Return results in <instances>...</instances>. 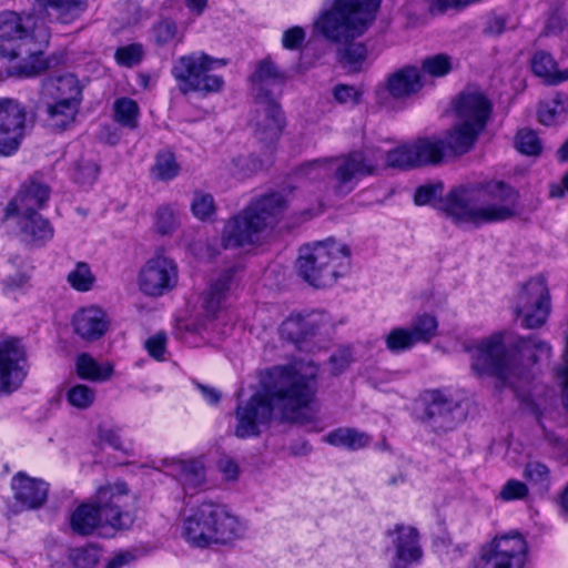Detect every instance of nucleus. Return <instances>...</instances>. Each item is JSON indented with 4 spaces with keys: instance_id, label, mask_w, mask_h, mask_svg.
<instances>
[{
    "instance_id": "1",
    "label": "nucleus",
    "mask_w": 568,
    "mask_h": 568,
    "mask_svg": "<svg viewBox=\"0 0 568 568\" xmlns=\"http://www.w3.org/2000/svg\"><path fill=\"white\" fill-rule=\"evenodd\" d=\"M317 367L277 365L261 374L260 388L239 399L234 409L233 434L240 439L258 437L274 420L291 419L307 407L315 394Z\"/></svg>"
},
{
    "instance_id": "2",
    "label": "nucleus",
    "mask_w": 568,
    "mask_h": 568,
    "mask_svg": "<svg viewBox=\"0 0 568 568\" xmlns=\"http://www.w3.org/2000/svg\"><path fill=\"white\" fill-rule=\"evenodd\" d=\"M518 203L515 187L490 180L453 187L436 207L457 224L479 226L513 219L518 213Z\"/></svg>"
},
{
    "instance_id": "3",
    "label": "nucleus",
    "mask_w": 568,
    "mask_h": 568,
    "mask_svg": "<svg viewBox=\"0 0 568 568\" xmlns=\"http://www.w3.org/2000/svg\"><path fill=\"white\" fill-rule=\"evenodd\" d=\"M464 349L470 354L471 367L478 375H491L509 384L514 378H523L526 367L551 354L548 343L516 337L509 332H497L479 342L465 344Z\"/></svg>"
},
{
    "instance_id": "4",
    "label": "nucleus",
    "mask_w": 568,
    "mask_h": 568,
    "mask_svg": "<svg viewBox=\"0 0 568 568\" xmlns=\"http://www.w3.org/2000/svg\"><path fill=\"white\" fill-rule=\"evenodd\" d=\"M382 0H334L322 11L316 29L332 42H344L337 51V60L348 73L359 72L367 58L362 42H348L361 37L376 18Z\"/></svg>"
},
{
    "instance_id": "5",
    "label": "nucleus",
    "mask_w": 568,
    "mask_h": 568,
    "mask_svg": "<svg viewBox=\"0 0 568 568\" xmlns=\"http://www.w3.org/2000/svg\"><path fill=\"white\" fill-rule=\"evenodd\" d=\"M37 23L38 19L32 14L21 16L13 11L0 13V55L27 58L8 70L11 77L34 78L58 63L54 57H44L40 50L31 48L34 39L48 41L50 36L47 28H40Z\"/></svg>"
},
{
    "instance_id": "6",
    "label": "nucleus",
    "mask_w": 568,
    "mask_h": 568,
    "mask_svg": "<svg viewBox=\"0 0 568 568\" xmlns=\"http://www.w3.org/2000/svg\"><path fill=\"white\" fill-rule=\"evenodd\" d=\"M128 493L129 489L124 481L100 486L92 503L79 505L71 514L72 531L81 536H89L97 528L104 526L114 529L129 528L132 517L122 509V501Z\"/></svg>"
},
{
    "instance_id": "7",
    "label": "nucleus",
    "mask_w": 568,
    "mask_h": 568,
    "mask_svg": "<svg viewBox=\"0 0 568 568\" xmlns=\"http://www.w3.org/2000/svg\"><path fill=\"white\" fill-rule=\"evenodd\" d=\"M285 210V200L281 194L264 195L250 203L224 225L222 244L225 248L254 245L272 227Z\"/></svg>"
},
{
    "instance_id": "8",
    "label": "nucleus",
    "mask_w": 568,
    "mask_h": 568,
    "mask_svg": "<svg viewBox=\"0 0 568 568\" xmlns=\"http://www.w3.org/2000/svg\"><path fill=\"white\" fill-rule=\"evenodd\" d=\"M384 158L381 151H356L336 161L318 159L305 162L300 166L297 174L301 178L317 181L325 179L334 170L335 192L345 195L354 190L359 176L372 174Z\"/></svg>"
},
{
    "instance_id": "9",
    "label": "nucleus",
    "mask_w": 568,
    "mask_h": 568,
    "mask_svg": "<svg viewBox=\"0 0 568 568\" xmlns=\"http://www.w3.org/2000/svg\"><path fill=\"white\" fill-rule=\"evenodd\" d=\"M349 264V247L344 243L326 240L301 247L296 270L306 283L323 288L332 286L343 276Z\"/></svg>"
},
{
    "instance_id": "10",
    "label": "nucleus",
    "mask_w": 568,
    "mask_h": 568,
    "mask_svg": "<svg viewBox=\"0 0 568 568\" xmlns=\"http://www.w3.org/2000/svg\"><path fill=\"white\" fill-rule=\"evenodd\" d=\"M457 122L447 132V143L454 154H465L484 131L491 114V104L479 92H464L456 106Z\"/></svg>"
},
{
    "instance_id": "11",
    "label": "nucleus",
    "mask_w": 568,
    "mask_h": 568,
    "mask_svg": "<svg viewBox=\"0 0 568 568\" xmlns=\"http://www.w3.org/2000/svg\"><path fill=\"white\" fill-rule=\"evenodd\" d=\"M223 65V60L213 59L205 53H191L180 57L171 72L183 94L194 91L215 93L222 90L224 80L210 71Z\"/></svg>"
},
{
    "instance_id": "12",
    "label": "nucleus",
    "mask_w": 568,
    "mask_h": 568,
    "mask_svg": "<svg viewBox=\"0 0 568 568\" xmlns=\"http://www.w3.org/2000/svg\"><path fill=\"white\" fill-rule=\"evenodd\" d=\"M529 547L518 530L496 535L479 552L476 568H525Z\"/></svg>"
},
{
    "instance_id": "13",
    "label": "nucleus",
    "mask_w": 568,
    "mask_h": 568,
    "mask_svg": "<svg viewBox=\"0 0 568 568\" xmlns=\"http://www.w3.org/2000/svg\"><path fill=\"white\" fill-rule=\"evenodd\" d=\"M550 296L542 277H536L527 282L518 295L516 313L523 316V325L526 328L541 326L549 314Z\"/></svg>"
},
{
    "instance_id": "14",
    "label": "nucleus",
    "mask_w": 568,
    "mask_h": 568,
    "mask_svg": "<svg viewBox=\"0 0 568 568\" xmlns=\"http://www.w3.org/2000/svg\"><path fill=\"white\" fill-rule=\"evenodd\" d=\"M26 108L14 99H0V155L18 151L26 132Z\"/></svg>"
},
{
    "instance_id": "15",
    "label": "nucleus",
    "mask_w": 568,
    "mask_h": 568,
    "mask_svg": "<svg viewBox=\"0 0 568 568\" xmlns=\"http://www.w3.org/2000/svg\"><path fill=\"white\" fill-rule=\"evenodd\" d=\"M175 262L162 254L145 262L139 273V287L150 296H161L171 291L178 283Z\"/></svg>"
},
{
    "instance_id": "16",
    "label": "nucleus",
    "mask_w": 568,
    "mask_h": 568,
    "mask_svg": "<svg viewBox=\"0 0 568 568\" xmlns=\"http://www.w3.org/2000/svg\"><path fill=\"white\" fill-rule=\"evenodd\" d=\"M26 353L17 338L0 339V396L17 390L27 376Z\"/></svg>"
},
{
    "instance_id": "17",
    "label": "nucleus",
    "mask_w": 568,
    "mask_h": 568,
    "mask_svg": "<svg viewBox=\"0 0 568 568\" xmlns=\"http://www.w3.org/2000/svg\"><path fill=\"white\" fill-rule=\"evenodd\" d=\"M387 535L394 548L390 568H413L422 561L424 552L415 527L397 524Z\"/></svg>"
},
{
    "instance_id": "18",
    "label": "nucleus",
    "mask_w": 568,
    "mask_h": 568,
    "mask_svg": "<svg viewBox=\"0 0 568 568\" xmlns=\"http://www.w3.org/2000/svg\"><path fill=\"white\" fill-rule=\"evenodd\" d=\"M423 88V75L418 67L408 64L389 73L376 93L379 102L385 94L394 100L404 101L417 94Z\"/></svg>"
},
{
    "instance_id": "19",
    "label": "nucleus",
    "mask_w": 568,
    "mask_h": 568,
    "mask_svg": "<svg viewBox=\"0 0 568 568\" xmlns=\"http://www.w3.org/2000/svg\"><path fill=\"white\" fill-rule=\"evenodd\" d=\"M213 544H227L245 535L246 527L226 506L207 501Z\"/></svg>"
},
{
    "instance_id": "20",
    "label": "nucleus",
    "mask_w": 568,
    "mask_h": 568,
    "mask_svg": "<svg viewBox=\"0 0 568 568\" xmlns=\"http://www.w3.org/2000/svg\"><path fill=\"white\" fill-rule=\"evenodd\" d=\"M50 196L48 185L31 179L22 184L18 194L7 204L4 220L13 217L14 214H33L42 209Z\"/></svg>"
},
{
    "instance_id": "21",
    "label": "nucleus",
    "mask_w": 568,
    "mask_h": 568,
    "mask_svg": "<svg viewBox=\"0 0 568 568\" xmlns=\"http://www.w3.org/2000/svg\"><path fill=\"white\" fill-rule=\"evenodd\" d=\"M255 136L264 143H272L278 140L283 126L284 116L280 105L273 100L260 102L252 119Z\"/></svg>"
},
{
    "instance_id": "22",
    "label": "nucleus",
    "mask_w": 568,
    "mask_h": 568,
    "mask_svg": "<svg viewBox=\"0 0 568 568\" xmlns=\"http://www.w3.org/2000/svg\"><path fill=\"white\" fill-rule=\"evenodd\" d=\"M11 487L20 510L38 509L47 501L49 488L42 479L29 477L20 471L12 477Z\"/></svg>"
},
{
    "instance_id": "23",
    "label": "nucleus",
    "mask_w": 568,
    "mask_h": 568,
    "mask_svg": "<svg viewBox=\"0 0 568 568\" xmlns=\"http://www.w3.org/2000/svg\"><path fill=\"white\" fill-rule=\"evenodd\" d=\"M425 416L437 427L452 429L460 417L459 404L444 392L429 390L426 394Z\"/></svg>"
},
{
    "instance_id": "24",
    "label": "nucleus",
    "mask_w": 568,
    "mask_h": 568,
    "mask_svg": "<svg viewBox=\"0 0 568 568\" xmlns=\"http://www.w3.org/2000/svg\"><path fill=\"white\" fill-rule=\"evenodd\" d=\"M34 6L49 22L70 26L87 12L88 0H34Z\"/></svg>"
},
{
    "instance_id": "25",
    "label": "nucleus",
    "mask_w": 568,
    "mask_h": 568,
    "mask_svg": "<svg viewBox=\"0 0 568 568\" xmlns=\"http://www.w3.org/2000/svg\"><path fill=\"white\" fill-rule=\"evenodd\" d=\"M210 511L207 503H202L185 517L182 526V536L193 547L206 548L212 545L210 529Z\"/></svg>"
},
{
    "instance_id": "26",
    "label": "nucleus",
    "mask_w": 568,
    "mask_h": 568,
    "mask_svg": "<svg viewBox=\"0 0 568 568\" xmlns=\"http://www.w3.org/2000/svg\"><path fill=\"white\" fill-rule=\"evenodd\" d=\"M72 323L74 332L85 341L99 339L109 327L105 312L98 306L81 308L74 314Z\"/></svg>"
},
{
    "instance_id": "27",
    "label": "nucleus",
    "mask_w": 568,
    "mask_h": 568,
    "mask_svg": "<svg viewBox=\"0 0 568 568\" xmlns=\"http://www.w3.org/2000/svg\"><path fill=\"white\" fill-rule=\"evenodd\" d=\"M42 99L67 101V103L81 104L82 88L73 74L48 78L41 84Z\"/></svg>"
},
{
    "instance_id": "28",
    "label": "nucleus",
    "mask_w": 568,
    "mask_h": 568,
    "mask_svg": "<svg viewBox=\"0 0 568 568\" xmlns=\"http://www.w3.org/2000/svg\"><path fill=\"white\" fill-rule=\"evenodd\" d=\"M250 79L256 98L264 101L270 100L268 95L274 88L285 82L286 74L270 58H265L256 64V69Z\"/></svg>"
},
{
    "instance_id": "29",
    "label": "nucleus",
    "mask_w": 568,
    "mask_h": 568,
    "mask_svg": "<svg viewBox=\"0 0 568 568\" xmlns=\"http://www.w3.org/2000/svg\"><path fill=\"white\" fill-rule=\"evenodd\" d=\"M21 240L33 245H42L53 237L51 223L38 212L33 214H14Z\"/></svg>"
},
{
    "instance_id": "30",
    "label": "nucleus",
    "mask_w": 568,
    "mask_h": 568,
    "mask_svg": "<svg viewBox=\"0 0 568 568\" xmlns=\"http://www.w3.org/2000/svg\"><path fill=\"white\" fill-rule=\"evenodd\" d=\"M320 324L314 313L291 314L281 325V336L295 344L315 334Z\"/></svg>"
},
{
    "instance_id": "31",
    "label": "nucleus",
    "mask_w": 568,
    "mask_h": 568,
    "mask_svg": "<svg viewBox=\"0 0 568 568\" xmlns=\"http://www.w3.org/2000/svg\"><path fill=\"white\" fill-rule=\"evenodd\" d=\"M412 146L416 166L437 164L443 160L447 150L452 152L447 143V136L445 140L438 138H419L412 143Z\"/></svg>"
},
{
    "instance_id": "32",
    "label": "nucleus",
    "mask_w": 568,
    "mask_h": 568,
    "mask_svg": "<svg viewBox=\"0 0 568 568\" xmlns=\"http://www.w3.org/2000/svg\"><path fill=\"white\" fill-rule=\"evenodd\" d=\"M45 100V122L48 126L54 130H65L74 122L79 112V104L59 100Z\"/></svg>"
},
{
    "instance_id": "33",
    "label": "nucleus",
    "mask_w": 568,
    "mask_h": 568,
    "mask_svg": "<svg viewBox=\"0 0 568 568\" xmlns=\"http://www.w3.org/2000/svg\"><path fill=\"white\" fill-rule=\"evenodd\" d=\"M75 371L82 379L105 382L113 375V365L109 362L98 363L92 356L83 353L77 357Z\"/></svg>"
},
{
    "instance_id": "34",
    "label": "nucleus",
    "mask_w": 568,
    "mask_h": 568,
    "mask_svg": "<svg viewBox=\"0 0 568 568\" xmlns=\"http://www.w3.org/2000/svg\"><path fill=\"white\" fill-rule=\"evenodd\" d=\"M531 69L534 73L542 78L547 84H558L568 80V69L559 71L554 58L545 51H538L534 54Z\"/></svg>"
},
{
    "instance_id": "35",
    "label": "nucleus",
    "mask_w": 568,
    "mask_h": 568,
    "mask_svg": "<svg viewBox=\"0 0 568 568\" xmlns=\"http://www.w3.org/2000/svg\"><path fill=\"white\" fill-rule=\"evenodd\" d=\"M325 442L336 447L358 450L371 443V436L355 428L339 427L325 436Z\"/></svg>"
},
{
    "instance_id": "36",
    "label": "nucleus",
    "mask_w": 568,
    "mask_h": 568,
    "mask_svg": "<svg viewBox=\"0 0 568 568\" xmlns=\"http://www.w3.org/2000/svg\"><path fill=\"white\" fill-rule=\"evenodd\" d=\"M568 115V95L557 92L554 98L544 101L538 108V119L544 125H555L566 120Z\"/></svg>"
},
{
    "instance_id": "37",
    "label": "nucleus",
    "mask_w": 568,
    "mask_h": 568,
    "mask_svg": "<svg viewBox=\"0 0 568 568\" xmlns=\"http://www.w3.org/2000/svg\"><path fill=\"white\" fill-rule=\"evenodd\" d=\"M178 471V479L186 491L195 490L205 483V470L200 460H181Z\"/></svg>"
},
{
    "instance_id": "38",
    "label": "nucleus",
    "mask_w": 568,
    "mask_h": 568,
    "mask_svg": "<svg viewBox=\"0 0 568 568\" xmlns=\"http://www.w3.org/2000/svg\"><path fill=\"white\" fill-rule=\"evenodd\" d=\"M232 278V271H226L221 277L211 285L204 298V308L207 314L215 316L220 311L225 294L229 291L230 282Z\"/></svg>"
},
{
    "instance_id": "39",
    "label": "nucleus",
    "mask_w": 568,
    "mask_h": 568,
    "mask_svg": "<svg viewBox=\"0 0 568 568\" xmlns=\"http://www.w3.org/2000/svg\"><path fill=\"white\" fill-rule=\"evenodd\" d=\"M524 477L540 495L547 494L551 485V473L547 465L532 460L524 468Z\"/></svg>"
},
{
    "instance_id": "40",
    "label": "nucleus",
    "mask_w": 568,
    "mask_h": 568,
    "mask_svg": "<svg viewBox=\"0 0 568 568\" xmlns=\"http://www.w3.org/2000/svg\"><path fill=\"white\" fill-rule=\"evenodd\" d=\"M438 322L430 314H420L412 320L407 328L415 343H429L437 335Z\"/></svg>"
},
{
    "instance_id": "41",
    "label": "nucleus",
    "mask_w": 568,
    "mask_h": 568,
    "mask_svg": "<svg viewBox=\"0 0 568 568\" xmlns=\"http://www.w3.org/2000/svg\"><path fill=\"white\" fill-rule=\"evenodd\" d=\"M418 69L423 75V81L425 85L427 77L443 78L452 71V58L445 53H437L423 59L420 68Z\"/></svg>"
},
{
    "instance_id": "42",
    "label": "nucleus",
    "mask_w": 568,
    "mask_h": 568,
    "mask_svg": "<svg viewBox=\"0 0 568 568\" xmlns=\"http://www.w3.org/2000/svg\"><path fill=\"white\" fill-rule=\"evenodd\" d=\"M114 119L122 126L134 129L138 125L139 106L130 98H120L113 104Z\"/></svg>"
},
{
    "instance_id": "43",
    "label": "nucleus",
    "mask_w": 568,
    "mask_h": 568,
    "mask_svg": "<svg viewBox=\"0 0 568 568\" xmlns=\"http://www.w3.org/2000/svg\"><path fill=\"white\" fill-rule=\"evenodd\" d=\"M152 171L159 180L169 181L179 174L180 166L171 151H162L156 155Z\"/></svg>"
},
{
    "instance_id": "44",
    "label": "nucleus",
    "mask_w": 568,
    "mask_h": 568,
    "mask_svg": "<svg viewBox=\"0 0 568 568\" xmlns=\"http://www.w3.org/2000/svg\"><path fill=\"white\" fill-rule=\"evenodd\" d=\"M179 214L173 206L162 205L156 210L154 216V226L159 234H172L179 226Z\"/></svg>"
},
{
    "instance_id": "45",
    "label": "nucleus",
    "mask_w": 568,
    "mask_h": 568,
    "mask_svg": "<svg viewBox=\"0 0 568 568\" xmlns=\"http://www.w3.org/2000/svg\"><path fill=\"white\" fill-rule=\"evenodd\" d=\"M68 559L73 568H95L99 562V551L92 546L72 548L69 550Z\"/></svg>"
},
{
    "instance_id": "46",
    "label": "nucleus",
    "mask_w": 568,
    "mask_h": 568,
    "mask_svg": "<svg viewBox=\"0 0 568 568\" xmlns=\"http://www.w3.org/2000/svg\"><path fill=\"white\" fill-rule=\"evenodd\" d=\"M386 165L397 169L416 168L412 143L403 144L386 153Z\"/></svg>"
},
{
    "instance_id": "47",
    "label": "nucleus",
    "mask_w": 568,
    "mask_h": 568,
    "mask_svg": "<svg viewBox=\"0 0 568 568\" xmlns=\"http://www.w3.org/2000/svg\"><path fill=\"white\" fill-rule=\"evenodd\" d=\"M67 280L71 287L74 290L79 292H87L93 286L95 277L92 274L89 265L87 263L80 262L68 274Z\"/></svg>"
},
{
    "instance_id": "48",
    "label": "nucleus",
    "mask_w": 568,
    "mask_h": 568,
    "mask_svg": "<svg viewBox=\"0 0 568 568\" xmlns=\"http://www.w3.org/2000/svg\"><path fill=\"white\" fill-rule=\"evenodd\" d=\"M67 400L78 409H87L95 400V389L83 384L73 385L67 392Z\"/></svg>"
},
{
    "instance_id": "49",
    "label": "nucleus",
    "mask_w": 568,
    "mask_h": 568,
    "mask_svg": "<svg viewBox=\"0 0 568 568\" xmlns=\"http://www.w3.org/2000/svg\"><path fill=\"white\" fill-rule=\"evenodd\" d=\"M386 347L392 353H402L416 345L407 328H393L385 337Z\"/></svg>"
},
{
    "instance_id": "50",
    "label": "nucleus",
    "mask_w": 568,
    "mask_h": 568,
    "mask_svg": "<svg viewBox=\"0 0 568 568\" xmlns=\"http://www.w3.org/2000/svg\"><path fill=\"white\" fill-rule=\"evenodd\" d=\"M152 38L158 45H165L175 39H179V30L174 20L163 18L153 24Z\"/></svg>"
},
{
    "instance_id": "51",
    "label": "nucleus",
    "mask_w": 568,
    "mask_h": 568,
    "mask_svg": "<svg viewBox=\"0 0 568 568\" xmlns=\"http://www.w3.org/2000/svg\"><path fill=\"white\" fill-rule=\"evenodd\" d=\"M100 169L90 160H80L75 163L72 178L80 185H92L98 179Z\"/></svg>"
},
{
    "instance_id": "52",
    "label": "nucleus",
    "mask_w": 568,
    "mask_h": 568,
    "mask_svg": "<svg viewBox=\"0 0 568 568\" xmlns=\"http://www.w3.org/2000/svg\"><path fill=\"white\" fill-rule=\"evenodd\" d=\"M516 149L526 155H537L541 151V143L537 134L531 130H520L515 139Z\"/></svg>"
},
{
    "instance_id": "53",
    "label": "nucleus",
    "mask_w": 568,
    "mask_h": 568,
    "mask_svg": "<svg viewBox=\"0 0 568 568\" xmlns=\"http://www.w3.org/2000/svg\"><path fill=\"white\" fill-rule=\"evenodd\" d=\"M114 58L118 64L132 68L139 64L143 58V48L139 43H132L116 49Z\"/></svg>"
},
{
    "instance_id": "54",
    "label": "nucleus",
    "mask_w": 568,
    "mask_h": 568,
    "mask_svg": "<svg viewBox=\"0 0 568 568\" xmlns=\"http://www.w3.org/2000/svg\"><path fill=\"white\" fill-rule=\"evenodd\" d=\"M194 216L199 220H207L215 212L214 199L209 193H195L191 204Z\"/></svg>"
},
{
    "instance_id": "55",
    "label": "nucleus",
    "mask_w": 568,
    "mask_h": 568,
    "mask_svg": "<svg viewBox=\"0 0 568 568\" xmlns=\"http://www.w3.org/2000/svg\"><path fill=\"white\" fill-rule=\"evenodd\" d=\"M528 491V486L525 483L517 479H509L503 486L499 498L505 501L524 499L527 497Z\"/></svg>"
},
{
    "instance_id": "56",
    "label": "nucleus",
    "mask_w": 568,
    "mask_h": 568,
    "mask_svg": "<svg viewBox=\"0 0 568 568\" xmlns=\"http://www.w3.org/2000/svg\"><path fill=\"white\" fill-rule=\"evenodd\" d=\"M333 95L341 104L356 105L361 102L363 92L354 85L337 84L333 90Z\"/></svg>"
},
{
    "instance_id": "57",
    "label": "nucleus",
    "mask_w": 568,
    "mask_h": 568,
    "mask_svg": "<svg viewBox=\"0 0 568 568\" xmlns=\"http://www.w3.org/2000/svg\"><path fill=\"white\" fill-rule=\"evenodd\" d=\"M166 334L159 332L149 337L145 342V348L151 357L156 361H162L166 349Z\"/></svg>"
},
{
    "instance_id": "58",
    "label": "nucleus",
    "mask_w": 568,
    "mask_h": 568,
    "mask_svg": "<svg viewBox=\"0 0 568 568\" xmlns=\"http://www.w3.org/2000/svg\"><path fill=\"white\" fill-rule=\"evenodd\" d=\"M443 184H426L419 186L414 196V202L417 205L430 204L436 200L437 195L442 194Z\"/></svg>"
},
{
    "instance_id": "59",
    "label": "nucleus",
    "mask_w": 568,
    "mask_h": 568,
    "mask_svg": "<svg viewBox=\"0 0 568 568\" xmlns=\"http://www.w3.org/2000/svg\"><path fill=\"white\" fill-rule=\"evenodd\" d=\"M305 39V31L301 27H292L284 31L282 45L287 50L297 49Z\"/></svg>"
},
{
    "instance_id": "60",
    "label": "nucleus",
    "mask_w": 568,
    "mask_h": 568,
    "mask_svg": "<svg viewBox=\"0 0 568 568\" xmlns=\"http://www.w3.org/2000/svg\"><path fill=\"white\" fill-rule=\"evenodd\" d=\"M507 26V18L496 13L487 17L484 33L490 37H498L505 32Z\"/></svg>"
},
{
    "instance_id": "61",
    "label": "nucleus",
    "mask_w": 568,
    "mask_h": 568,
    "mask_svg": "<svg viewBox=\"0 0 568 568\" xmlns=\"http://www.w3.org/2000/svg\"><path fill=\"white\" fill-rule=\"evenodd\" d=\"M464 0H428L429 10L433 13H443L448 9H462L469 3H464Z\"/></svg>"
},
{
    "instance_id": "62",
    "label": "nucleus",
    "mask_w": 568,
    "mask_h": 568,
    "mask_svg": "<svg viewBox=\"0 0 568 568\" xmlns=\"http://www.w3.org/2000/svg\"><path fill=\"white\" fill-rule=\"evenodd\" d=\"M352 362L351 354L348 352L342 351L333 354L329 357V364L332 366L333 374H339L343 372Z\"/></svg>"
},
{
    "instance_id": "63",
    "label": "nucleus",
    "mask_w": 568,
    "mask_h": 568,
    "mask_svg": "<svg viewBox=\"0 0 568 568\" xmlns=\"http://www.w3.org/2000/svg\"><path fill=\"white\" fill-rule=\"evenodd\" d=\"M219 469L229 480L235 479L239 475L237 464L229 457H224L219 460Z\"/></svg>"
},
{
    "instance_id": "64",
    "label": "nucleus",
    "mask_w": 568,
    "mask_h": 568,
    "mask_svg": "<svg viewBox=\"0 0 568 568\" xmlns=\"http://www.w3.org/2000/svg\"><path fill=\"white\" fill-rule=\"evenodd\" d=\"M100 440L110 445L114 449H122V442L116 430L113 429H101L99 432Z\"/></svg>"
}]
</instances>
